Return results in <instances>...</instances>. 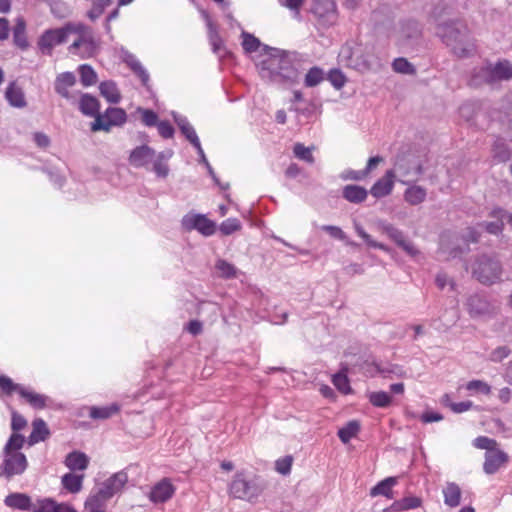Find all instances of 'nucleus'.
Listing matches in <instances>:
<instances>
[{
	"label": "nucleus",
	"mask_w": 512,
	"mask_h": 512,
	"mask_svg": "<svg viewBox=\"0 0 512 512\" xmlns=\"http://www.w3.org/2000/svg\"><path fill=\"white\" fill-rule=\"evenodd\" d=\"M436 35L458 58H467L476 51L475 39L465 21L450 19L436 25Z\"/></svg>",
	"instance_id": "2"
},
{
	"label": "nucleus",
	"mask_w": 512,
	"mask_h": 512,
	"mask_svg": "<svg viewBox=\"0 0 512 512\" xmlns=\"http://www.w3.org/2000/svg\"><path fill=\"white\" fill-rule=\"evenodd\" d=\"M328 80L336 89H341L346 83L344 74L338 69H332L329 72Z\"/></svg>",
	"instance_id": "61"
},
{
	"label": "nucleus",
	"mask_w": 512,
	"mask_h": 512,
	"mask_svg": "<svg viewBox=\"0 0 512 512\" xmlns=\"http://www.w3.org/2000/svg\"><path fill=\"white\" fill-rule=\"evenodd\" d=\"M33 429L29 436L30 444H35L40 441L46 440L49 436L50 431L47 427V424L42 419H35L32 423Z\"/></svg>",
	"instance_id": "32"
},
{
	"label": "nucleus",
	"mask_w": 512,
	"mask_h": 512,
	"mask_svg": "<svg viewBox=\"0 0 512 512\" xmlns=\"http://www.w3.org/2000/svg\"><path fill=\"white\" fill-rule=\"evenodd\" d=\"M395 171L387 170L383 177L378 179L372 186L370 193L375 198H382L392 192L394 186Z\"/></svg>",
	"instance_id": "15"
},
{
	"label": "nucleus",
	"mask_w": 512,
	"mask_h": 512,
	"mask_svg": "<svg viewBox=\"0 0 512 512\" xmlns=\"http://www.w3.org/2000/svg\"><path fill=\"white\" fill-rule=\"evenodd\" d=\"M215 269L218 275L222 278L230 279L235 278L237 276L236 267L224 259L217 260L215 264Z\"/></svg>",
	"instance_id": "40"
},
{
	"label": "nucleus",
	"mask_w": 512,
	"mask_h": 512,
	"mask_svg": "<svg viewBox=\"0 0 512 512\" xmlns=\"http://www.w3.org/2000/svg\"><path fill=\"white\" fill-rule=\"evenodd\" d=\"M58 503L51 498L37 500L33 503L32 512H56Z\"/></svg>",
	"instance_id": "47"
},
{
	"label": "nucleus",
	"mask_w": 512,
	"mask_h": 512,
	"mask_svg": "<svg viewBox=\"0 0 512 512\" xmlns=\"http://www.w3.org/2000/svg\"><path fill=\"white\" fill-rule=\"evenodd\" d=\"M0 388L7 395H12L14 392H17L35 409L45 408L50 401L48 396L36 393L20 384L14 383L11 378L5 375L0 376Z\"/></svg>",
	"instance_id": "5"
},
{
	"label": "nucleus",
	"mask_w": 512,
	"mask_h": 512,
	"mask_svg": "<svg viewBox=\"0 0 512 512\" xmlns=\"http://www.w3.org/2000/svg\"><path fill=\"white\" fill-rule=\"evenodd\" d=\"M478 226L489 234L499 235L504 229V221L496 219V221H484L478 224Z\"/></svg>",
	"instance_id": "52"
},
{
	"label": "nucleus",
	"mask_w": 512,
	"mask_h": 512,
	"mask_svg": "<svg viewBox=\"0 0 512 512\" xmlns=\"http://www.w3.org/2000/svg\"><path fill=\"white\" fill-rule=\"evenodd\" d=\"M76 84V77L72 72H64L59 74L54 83V88L57 94L61 97L70 99L71 95L68 89Z\"/></svg>",
	"instance_id": "20"
},
{
	"label": "nucleus",
	"mask_w": 512,
	"mask_h": 512,
	"mask_svg": "<svg viewBox=\"0 0 512 512\" xmlns=\"http://www.w3.org/2000/svg\"><path fill=\"white\" fill-rule=\"evenodd\" d=\"M175 488L168 479H163L151 490L149 498L154 503H164L174 494Z\"/></svg>",
	"instance_id": "16"
},
{
	"label": "nucleus",
	"mask_w": 512,
	"mask_h": 512,
	"mask_svg": "<svg viewBox=\"0 0 512 512\" xmlns=\"http://www.w3.org/2000/svg\"><path fill=\"white\" fill-rule=\"evenodd\" d=\"M395 170L399 172L402 177H409L411 175H419L422 173V166L415 161L414 156L411 154H398L395 161Z\"/></svg>",
	"instance_id": "12"
},
{
	"label": "nucleus",
	"mask_w": 512,
	"mask_h": 512,
	"mask_svg": "<svg viewBox=\"0 0 512 512\" xmlns=\"http://www.w3.org/2000/svg\"><path fill=\"white\" fill-rule=\"evenodd\" d=\"M293 152L295 156L303 161H306L310 164L314 163V157L311 153V149L308 147H305L301 143L295 144L293 148Z\"/></svg>",
	"instance_id": "57"
},
{
	"label": "nucleus",
	"mask_w": 512,
	"mask_h": 512,
	"mask_svg": "<svg viewBox=\"0 0 512 512\" xmlns=\"http://www.w3.org/2000/svg\"><path fill=\"white\" fill-rule=\"evenodd\" d=\"M125 63L141 79L143 85H146L148 83L149 74L134 55H127V57L125 58Z\"/></svg>",
	"instance_id": "36"
},
{
	"label": "nucleus",
	"mask_w": 512,
	"mask_h": 512,
	"mask_svg": "<svg viewBox=\"0 0 512 512\" xmlns=\"http://www.w3.org/2000/svg\"><path fill=\"white\" fill-rule=\"evenodd\" d=\"M3 472L0 475L4 474L7 478H11L14 475H21L24 473L28 466V462L26 456L21 453L14 451L13 453H3Z\"/></svg>",
	"instance_id": "8"
},
{
	"label": "nucleus",
	"mask_w": 512,
	"mask_h": 512,
	"mask_svg": "<svg viewBox=\"0 0 512 512\" xmlns=\"http://www.w3.org/2000/svg\"><path fill=\"white\" fill-rule=\"evenodd\" d=\"M426 190L421 186H412L404 193L405 200L411 205H418L426 198Z\"/></svg>",
	"instance_id": "37"
},
{
	"label": "nucleus",
	"mask_w": 512,
	"mask_h": 512,
	"mask_svg": "<svg viewBox=\"0 0 512 512\" xmlns=\"http://www.w3.org/2000/svg\"><path fill=\"white\" fill-rule=\"evenodd\" d=\"M468 391L477 392L480 394L488 395L491 392L490 386L482 380H472L466 385Z\"/></svg>",
	"instance_id": "58"
},
{
	"label": "nucleus",
	"mask_w": 512,
	"mask_h": 512,
	"mask_svg": "<svg viewBox=\"0 0 512 512\" xmlns=\"http://www.w3.org/2000/svg\"><path fill=\"white\" fill-rule=\"evenodd\" d=\"M128 482V475L124 470L114 473L108 479L101 483V485L111 493L112 496L119 493L126 483Z\"/></svg>",
	"instance_id": "23"
},
{
	"label": "nucleus",
	"mask_w": 512,
	"mask_h": 512,
	"mask_svg": "<svg viewBox=\"0 0 512 512\" xmlns=\"http://www.w3.org/2000/svg\"><path fill=\"white\" fill-rule=\"evenodd\" d=\"M113 496L101 484L97 489H93L88 498L86 499L85 508L103 509L108 500Z\"/></svg>",
	"instance_id": "18"
},
{
	"label": "nucleus",
	"mask_w": 512,
	"mask_h": 512,
	"mask_svg": "<svg viewBox=\"0 0 512 512\" xmlns=\"http://www.w3.org/2000/svg\"><path fill=\"white\" fill-rule=\"evenodd\" d=\"M397 484V478L396 477H388L384 480L380 481L377 485H375L370 490V495L372 497L382 495L385 496L388 499L394 498V492L392 490L393 486Z\"/></svg>",
	"instance_id": "26"
},
{
	"label": "nucleus",
	"mask_w": 512,
	"mask_h": 512,
	"mask_svg": "<svg viewBox=\"0 0 512 512\" xmlns=\"http://www.w3.org/2000/svg\"><path fill=\"white\" fill-rule=\"evenodd\" d=\"M5 98L11 106L16 108H24L27 105L24 91L16 82H11L8 85L5 91Z\"/></svg>",
	"instance_id": "22"
},
{
	"label": "nucleus",
	"mask_w": 512,
	"mask_h": 512,
	"mask_svg": "<svg viewBox=\"0 0 512 512\" xmlns=\"http://www.w3.org/2000/svg\"><path fill=\"white\" fill-rule=\"evenodd\" d=\"M13 42L21 50H26L29 47L26 37V23L21 17L17 18L16 24L13 28Z\"/></svg>",
	"instance_id": "31"
},
{
	"label": "nucleus",
	"mask_w": 512,
	"mask_h": 512,
	"mask_svg": "<svg viewBox=\"0 0 512 512\" xmlns=\"http://www.w3.org/2000/svg\"><path fill=\"white\" fill-rule=\"evenodd\" d=\"M359 431L360 423L352 420L338 430V437L344 444H347L352 438L356 437Z\"/></svg>",
	"instance_id": "35"
},
{
	"label": "nucleus",
	"mask_w": 512,
	"mask_h": 512,
	"mask_svg": "<svg viewBox=\"0 0 512 512\" xmlns=\"http://www.w3.org/2000/svg\"><path fill=\"white\" fill-rule=\"evenodd\" d=\"M489 217L503 220V221H504V219H506L508 224L512 226V213L507 212L506 210H504L501 207L493 208L489 213Z\"/></svg>",
	"instance_id": "64"
},
{
	"label": "nucleus",
	"mask_w": 512,
	"mask_h": 512,
	"mask_svg": "<svg viewBox=\"0 0 512 512\" xmlns=\"http://www.w3.org/2000/svg\"><path fill=\"white\" fill-rule=\"evenodd\" d=\"M369 401L375 407L386 408L392 402V397L384 391L372 392L369 394Z\"/></svg>",
	"instance_id": "43"
},
{
	"label": "nucleus",
	"mask_w": 512,
	"mask_h": 512,
	"mask_svg": "<svg viewBox=\"0 0 512 512\" xmlns=\"http://www.w3.org/2000/svg\"><path fill=\"white\" fill-rule=\"evenodd\" d=\"M64 28L66 30L67 36L70 33H75L78 35V37H81L82 35L93 31L89 26L81 24V23H79V24L68 23L64 26Z\"/></svg>",
	"instance_id": "62"
},
{
	"label": "nucleus",
	"mask_w": 512,
	"mask_h": 512,
	"mask_svg": "<svg viewBox=\"0 0 512 512\" xmlns=\"http://www.w3.org/2000/svg\"><path fill=\"white\" fill-rule=\"evenodd\" d=\"M182 225L186 230L196 229L205 236L214 234L216 228L213 221L201 214L185 216L182 220Z\"/></svg>",
	"instance_id": "10"
},
{
	"label": "nucleus",
	"mask_w": 512,
	"mask_h": 512,
	"mask_svg": "<svg viewBox=\"0 0 512 512\" xmlns=\"http://www.w3.org/2000/svg\"><path fill=\"white\" fill-rule=\"evenodd\" d=\"M393 70L397 73L412 75L416 72L414 66L405 58H397L392 63Z\"/></svg>",
	"instance_id": "49"
},
{
	"label": "nucleus",
	"mask_w": 512,
	"mask_h": 512,
	"mask_svg": "<svg viewBox=\"0 0 512 512\" xmlns=\"http://www.w3.org/2000/svg\"><path fill=\"white\" fill-rule=\"evenodd\" d=\"M321 229L325 232H327L331 237L335 239H339L341 241H345L348 245H356L354 242L347 241L346 234L342 231V229L338 226L333 225H323Z\"/></svg>",
	"instance_id": "56"
},
{
	"label": "nucleus",
	"mask_w": 512,
	"mask_h": 512,
	"mask_svg": "<svg viewBox=\"0 0 512 512\" xmlns=\"http://www.w3.org/2000/svg\"><path fill=\"white\" fill-rule=\"evenodd\" d=\"M89 458L86 454L78 451H73L66 456L65 465L72 471L87 469Z\"/></svg>",
	"instance_id": "29"
},
{
	"label": "nucleus",
	"mask_w": 512,
	"mask_h": 512,
	"mask_svg": "<svg viewBox=\"0 0 512 512\" xmlns=\"http://www.w3.org/2000/svg\"><path fill=\"white\" fill-rule=\"evenodd\" d=\"M4 503L6 506L17 509L21 511H29L32 512L33 502L31 497L24 493H11L7 495L4 499Z\"/></svg>",
	"instance_id": "19"
},
{
	"label": "nucleus",
	"mask_w": 512,
	"mask_h": 512,
	"mask_svg": "<svg viewBox=\"0 0 512 512\" xmlns=\"http://www.w3.org/2000/svg\"><path fill=\"white\" fill-rule=\"evenodd\" d=\"M462 239L465 242V247H455L451 251L453 257L469 252V243H477L480 239V232L474 227H468L462 234Z\"/></svg>",
	"instance_id": "28"
},
{
	"label": "nucleus",
	"mask_w": 512,
	"mask_h": 512,
	"mask_svg": "<svg viewBox=\"0 0 512 512\" xmlns=\"http://www.w3.org/2000/svg\"><path fill=\"white\" fill-rule=\"evenodd\" d=\"M119 410L118 406L113 404L106 407H91L89 416L93 419H108Z\"/></svg>",
	"instance_id": "42"
},
{
	"label": "nucleus",
	"mask_w": 512,
	"mask_h": 512,
	"mask_svg": "<svg viewBox=\"0 0 512 512\" xmlns=\"http://www.w3.org/2000/svg\"><path fill=\"white\" fill-rule=\"evenodd\" d=\"M240 229L241 223L237 218H228L219 227L220 232L224 235H231Z\"/></svg>",
	"instance_id": "53"
},
{
	"label": "nucleus",
	"mask_w": 512,
	"mask_h": 512,
	"mask_svg": "<svg viewBox=\"0 0 512 512\" xmlns=\"http://www.w3.org/2000/svg\"><path fill=\"white\" fill-rule=\"evenodd\" d=\"M207 25L209 28V39L213 47V51L215 53H219L222 46V40L219 36L218 32L216 31L212 21L207 17Z\"/></svg>",
	"instance_id": "55"
},
{
	"label": "nucleus",
	"mask_w": 512,
	"mask_h": 512,
	"mask_svg": "<svg viewBox=\"0 0 512 512\" xmlns=\"http://www.w3.org/2000/svg\"><path fill=\"white\" fill-rule=\"evenodd\" d=\"M173 119L177 126L179 127L181 133L185 136V138L193 145H199V138L195 132L194 127L190 124L188 119L185 116L177 114L175 112L172 113Z\"/></svg>",
	"instance_id": "21"
},
{
	"label": "nucleus",
	"mask_w": 512,
	"mask_h": 512,
	"mask_svg": "<svg viewBox=\"0 0 512 512\" xmlns=\"http://www.w3.org/2000/svg\"><path fill=\"white\" fill-rule=\"evenodd\" d=\"M127 120L126 112L121 108L109 107L104 114L97 115L91 124V130L109 132L112 126H121Z\"/></svg>",
	"instance_id": "7"
},
{
	"label": "nucleus",
	"mask_w": 512,
	"mask_h": 512,
	"mask_svg": "<svg viewBox=\"0 0 512 512\" xmlns=\"http://www.w3.org/2000/svg\"><path fill=\"white\" fill-rule=\"evenodd\" d=\"M84 475H77L73 473H66L61 478L63 487L70 493H78L83 486Z\"/></svg>",
	"instance_id": "34"
},
{
	"label": "nucleus",
	"mask_w": 512,
	"mask_h": 512,
	"mask_svg": "<svg viewBox=\"0 0 512 512\" xmlns=\"http://www.w3.org/2000/svg\"><path fill=\"white\" fill-rule=\"evenodd\" d=\"M100 104L96 97L85 93L81 95L79 110L86 116L94 117L101 115L99 112Z\"/></svg>",
	"instance_id": "24"
},
{
	"label": "nucleus",
	"mask_w": 512,
	"mask_h": 512,
	"mask_svg": "<svg viewBox=\"0 0 512 512\" xmlns=\"http://www.w3.org/2000/svg\"><path fill=\"white\" fill-rule=\"evenodd\" d=\"M242 38V46L246 52L252 53L259 49L261 43L259 39L256 38L254 35L248 32H242Z\"/></svg>",
	"instance_id": "50"
},
{
	"label": "nucleus",
	"mask_w": 512,
	"mask_h": 512,
	"mask_svg": "<svg viewBox=\"0 0 512 512\" xmlns=\"http://www.w3.org/2000/svg\"><path fill=\"white\" fill-rule=\"evenodd\" d=\"M471 82L473 85L493 84L491 65H486L475 69Z\"/></svg>",
	"instance_id": "38"
},
{
	"label": "nucleus",
	"mask_w": 512,
	"mask_h": 512,
	"mask_svg": "<svg viewBox=\"0 0 512 512\" xmlns=\"http://www.w3.org/2000/svg\"><path fill=\"white\" fill-rule=\"evenodd\" d=\"M444 503L451 507H457L461 502V489L454 482H448L443 489Z\"/></svg>",
	"instance_id": "27"
},
{
	"label": "nucleus",
	"mask_w": 512,
	"mask_h": 512,
	"mask_svg": "<svg viewBox=\"0 0 512 512\" xmlns=\"http://www.w3.org/2000/svg\"><path fill=\"white\" fill-rule=\"evenodd\" d=\"M380 228L382 232L387 234V236L393 240L398 246L400 243H402L406 238L401 230L394 227L392 224L389 223H381Z\"/></svg>",
	"instance_id": "46"
},
{
	"label": "nucleus",
	"mask_w": 512,
	"mask_h": 512,
	"mask_svg": "<svg viewBox=\"0 0 512 512\" xmlns=\"http://www.w3.org/2000/svg\"><path fill=\"white\" fill-rule=\"evenodd\" d=\"M511 349L508 346H499L491 351L489 360L494 363H499L511 354Z\"/></svg>",
	"instance_id": "59"
},
{
	"label": "nucleus",
	"mask_w": 512,
	"mask_h": 512,
	"mask_svg": "<svg viewBox=\"0 0 512 512\" xmlns=\"http://www.w3.org/2000/svg\"><path fill=\"white\" fill-rule=\"evenodd\" d=\"M324 71L320 67L314 66L309 69L305 75L304 84L306 87H315L324 80Z\"/></svg>",
	"instance_id": "41"
},
{
	"label": "nucleus",
	"mask_w": 512,
	"mask_h": 512,
	"mask_svg": "<svg viewBox=\"0 0 512 512\" xmlns=\"http://www.w3.org/2000/svg\"><path fill=\"white\" fill-rule=\"evenodd\" d=\"M342 195L347 201L358 204L366 200L368 192L364 187L358 185H346Z\"/></svg>",
	"instance_id": "30"
},
{
	"label": "nucleus",
	"mask_w": 512,
	"mask_h": 512,
	"mask_svg": "<svg viewBox=\"0 0 512 512\" xmlns=\"http://www.w3.org/2000/svg\"><path fill=\"white\" fill-rule=\"evenodd\" d=\"M79 73L83 86H91L97 82V74L91 66L87 64L81 65L79 67Z\"/></svg>",
	"instance_id": "44"
},
{
	"label": "nucleus",
	"mask_w": 512,
	"mask_h": 512,
	"mask_svg": "<svg viewBox=\"0 0 512 512\" xmlns=\"http://www.w3.org/2000/svg\"><path fill=\"white\" fill-rule=\"evenodd\" d=\"M422 29L419 22L415 20H406L401 23L397 45L405 50H414L421 42Z\"/></svg>",
	"instance_id": "6"
},
{
	"label": "nucleus",
	"mask_w": 512,
	"mask_h": 512,
	"mask_svg": "<svg viewBox=\"0 0 512 512\" xmlns=\"http://www.w3.org/2000/svg\"><path fill=\"white\" fill-rule=\"evenodd\" d=\"M139 111L142 114V122L146 126L152 127V126H155V125H157L159 123L158 122V115L154 111L149 110V109H139Z\"/></svg>",
	"instance_id": "63"
},
{
	"label": "nucleus",
	"mask_w": 512,
	"mask_h": 512,
	"mask_svg": "<svg viewBox=\"0 0 512 512\" xmlns=\"http://www.w3.org/2000/svg\"><path fill=\"white\" fill-rule=\"evenodd\" d=\"M421 505L422 499L420 497L409 495L400 500H395L393 508L401 512L419 508Z\"/></svg>",
	"instance_id": "39"
},
{
	"label": "nucleus",
	"mask_w": 512,
	"mask_h": 512,
	"mask_svg": "<svg viewBox=\"0 0 512 512\" xmlns=\"http://www.w3.org/2000/svg\"><path fill=\"white\" fill-rule=\"evenodd\" d=\"M267 56L259 63L262 79L277 85L297 82L302 63L297 53L280 51L264 46Z\"/></svg>",
	"instance_id": "1"
},
{
	"label": "nucleus",
	"mask_w": 512,
	"mask_h": 512,
	"mask_svg": "<svg viewBox=\"0 0 512 512\" xmlns=\"http://www.w3.org/2000/svg\"><path fill=\"white\" fill-rule=\"evenodd\" d=\"M354 228H355L357 234L366 242V244L368 246L373 247V248H378V249H381L384 251L388 250V248L384 244L374 241L371 238V236L365 232V230L359 223L355 222Z\"/></svg>",
	"instance_id": "51"
},
{
	"label": "nucleus",
	"mask_w": 512,
	"mask_h": 512,
	"mask_svg": "<svg viewBox=\"0 0 512 512\" xmlns=\"http://www.w3.org/2000/svg\"><path fill=\"white\" fill-rule=\"evenodd\" d=\"M155 158V150L147 145L133 149L129 156V163L135 167H147Z\"/></svg>",
	"instance_id": "14"
},
{
	"label": "nucleus",
	"mask_w": 512,
	"mask_h": 512,
	"mask_svg": "<svg viewBox=\"0 0 512 512\" xmlns=\"http://www.w3.org/2000/svg\"><path fill=\"white\" fill-rule=\"evenodd\" d=\"M332 382L336 388L344 394H348L351 391L347 375L343 372L335 374L333 376Z\"/></svg>",
	"instance_id": "54"
},
{
	"label": "nucleus",
	"mask_w": 512,
	"mask_h": 512,
	"mask_svg": "<svg viewBox=\"0 0 512 512\" xmlns=\"http://www.w3.org/2000/svg\"><path fill=\"white\" fill-rule=\"evenodd\" d=\"M25 442L24 436L18 433H13L7 441L3 453H13L14 451L19 452Z\"/></svg>",
	"instance_id": "48"
},
{
	"label": "nucleus",
	"mask_w": 512,
	"mask_h": 512,
	"mask_svg": "<svg viewBox=\"0 0 512 512\" xmlns=\"http://www.w3.org/2000/svg\"><path fill=\"white\" fill-rule=\"evenodd\" d=\"M492 82L508 81L512 79V64L509 61H500L491 65Z\"/></svg>",
	"instance_id": "25"
},
{
	"label": "nucleus",
	"mask_w": 512,
	"mask_h": 512,
	"mask_svg": "<svg viewBox=\"0 0 512 512\" xmlns=\"http://www.w3.org/2000/svg\"><path fill=\"white\" fill-rule=\"evenodd\" d=\"M474 446L478 449H485L487 452H491L496 449L497 442L486 436H479L474 440Z\"/></svg>",
	"instance_id": "60"
},
{
	"label": "nucleus",
	"mask_w": 512,
	"mask_h": 512,
	"mask_svg": "<svg viewBox=\"0 0 512 512\" xmlns=\"http://www.w3.org/2000/svg\"><path fill=\"white\" fill-rule=\"evenodd\" d=\"M507 461L508 455L505 452L494 449L486 452L483 469L487 474H494Z\"/></svg>",
	"instance_id": "17"
},
{
	"label": "nucleus",
	"mask_w": 512,
	"mask_h": 512,
	"mask_svg": "<svg viewBox=\"0 0 512 512\" xmlns=\"http://www.w3.org/2000/svg\"><path fill=\"white\" fill-rule=\"evenodd\" d=\"M99 90L100 94L110 103L116 104L121 99L117 85L113 81H104L100 83Z\"/></svg>",
	"instance_id": "33"
},
{
	"label": "nucleus",
	"mask_w": 512,
	"mask_h": 512,
	"mask_svg": "<svg viewBox=\"0 0 512 512\" xmlns=\"http://www.w3.org/2000/svg\"><path fill=\"white\" fill-rule=\"evenodd\" d=\"M266 485L260 477H247L237 473L230 484V493L234 498L254 502L264 491Z\"/></svg>",
	"instance_id": "4"
},
{
	"label": "nucleus",
	"mask_w": 512,
	"mask_h": 512,
	"mask_svg": "<svg viewBox=\"0 0 512 512\" xmlns=\"http://www.w3.org/2000/svg\"><path fill=\"white\" fill-rule=\"evenodd\" d=\"M467 307L472 317L490 315L495 311V307L484 296L478 294L468 298Z\"/></svg>",
	"instance_id": "13"
},
{
	"label": "nucleus",
	"mask_w": 512,
	"mask_h": 512,
	"mask_svg": "<svg viewBox=\"0 0 512 512\" xmlns=\"http://www.w3.org/2000/svg\"><path fill=\"white\" fill-rule=\"evenodd\" d=\"M66 41L67 34L64 27L48 29L39 38L38 46L43 53L51 55L54 46L65 43Z\"/></svg>",
	"instance_id": "9"
},
{
	"label": "nucleus",
	"mask_w": 512,
	"mask_h": 512,
	"mask_svg": "<svg viewBox=\"0 0 512 512\" xmlns=\"http://www.w3.org/2000/svg\"><path fill=\"white\" fill-rule=\"evenodd\" d=\"M111 3V0H94L91 9L87 12V17L91 21L97 20Z\"/></svg>",
	"instance_id": "45"
},
{
	"label": "nucleus",
	"mask_w": 512,
	"mask_h": 512,
	"mask_svg": "<svg viewBox=\"0 0 512 512\" xmlns=\"http://www.w3.org/2000/svg\"><path fill=\"white\" fill-rule=\"evenodd\" d=\"M97 49L98 43L94 37L93 31L78 37L69 47L72 53H77V50H79L78 53L83 58L93 56Z\"/></svg>",
	"instance_id": "11"
},
{
	"label": "nucleus",
	"mask_w": 512,
	"mask_h": 512,
	"mask_svg": "<svg viewBox=\"0 0 512 512\" xmlns=\"http://www.w3.org/2000/svg\"><path fill=\"white\" fill-rule=\"evenodd\" d=\"M471 270L472 276L483 285H492L502 279L503 266L496 254L477 255Z\"/></svg>",
	"instance_id": "3"
}]
</instances>
